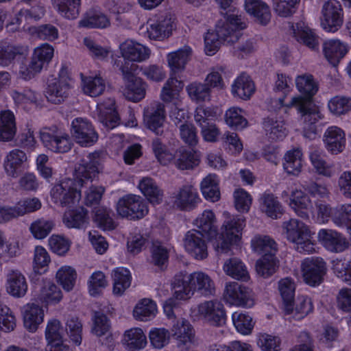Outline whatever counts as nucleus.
<instances>
[{
	"mask_svg": "<svg viewBox=\"0 0 351 351\" xmlns=\"http://www.w3.org/2000/svg\"><path fill=\"white\" fill-rule=\"evenodd\" d=\"M99 152L86 155L75 169L74 179H65L56 184L50 191L52 201L63 207L71 208L81 199V187L86 181L92 180L101 169Z\"/></svg>",
	"mask_w": 351,
	"mask_h": 351,
	"instance_id": "f257e3e1",
	"label": "nucleus"
},
{
	"mask_svg": "<svg viewBox=\"0 0 351 351\" xmlns=\"http://www.w3.org/2000/svg\"><path fill=\"white\" fill-rule=\"evenodd\" d=\"M294 84L299 95L291 97L290 105L295 106L301 114L303 136L313 140L319 132L316 123L324 118L319 108L312 104L313 98L319 90V83L311 73H302L295 75Z\"/></svg>",
	"mask_w": 351,
	"mask_h": 351,
	"instance_id": "f03ea898",
	"label": "nucleus"
},
{
	"mask_svg": "<svg viewBox=\"0 0 351 351\" xmlns=\"http://www.w3.org/2000/svg\"><path fill=\"white\" fill-rule=\"evenodd\" d=\"M246 27L244 19L230 14L219 19L213 29H209L204 36V51L207 56L215 54L221 44H232L239 40L242 30Z\"/></svg>",
	"mask_w": 351,
	"mask_h": 351,
	"instance_id": "7ed1b4c3",
	"label": "nucleus"
},
{
	"mask_svg": "<svg viewBox=\"0 0 351 351\" xmlns=\"http://www.w3.org/2000/svg\"><path fill=\"white\" fill-rule=\"evenodd\" d=\"M174 289V298L180 300H188L195 293L203 296H210L215 293V285L211 277L202 271L192 273L180 271L171 281Z\"/></svg>",
	"mask_w": 351,
	"mask_h": 351,
	"instance_id": "20e7f679",
	"label": "nucleus"
},
{
	"mask_svg": "<svg viewBox=\"0 0 351 351\" xmlns=\"http://www.w3.org/2000/svg\"><path fill=\"white\" fill-rule=\"evenodd\" d=\"M223 222L220 232H216L211 238L214 250L220 254L228 253L233 246L240 245L243 232L245 228V219L237 215H232L228 211L222 213Z\"/></svg>",
	"mask_w": 351,
	"mask_h": 351,
	"instance_id": "39448f33",
	"label": "nucleus"
},
{
	"mask_svg": "<svg viewBox=\"0 0 351 351\" xmlns=\"http://www.w3.org/2000/svg\"><path fill=\"white\" fill-rule=\"evenodd\" d=\"M282 234L300 254H311L318 252L319 247L313 239V233L306 223L297 219H291L282 223Z\"/></svg>",
	"mask_w": 351,
	"mask_h": 351,
	"instance_id": "423d86ee",
	"label": "nucleus"
},
{
	"mask_svg": "<svg viewBox=\"0 0 351 351\" xmlns=\"http://www.w3.org/2000/svg\"><path fill=\"white\" fill-rule=\"evenodd\" d=\"M327 274L326 262L319 256L306 257L302 260L295 276L311 287L319 286Z\"/></svg>",
	"mask_w": 351,
	"mask_h": 351,
	"instance_id": "0eeeda50",
	"label": "nucleus"
},
{
	"mask_svg": "<svg viewBox=\"0 0 351 351\" xmlns=\"http://www.w3.org/2000/svg\"><path fill=\"white\" fill-rule=\"evenodd\" d=\"M104 191L103 186H90L85 193L84 202L88 206L94 207L93 219L96 225L104 230H110L114 229L116 225L110 215V210L104 206H96L100 202Z\"/></svg>",
	"mask_w": 351,
	"mask_h": 351,
	"instance_id": "6e6552de",
	"label": "nucleus"
},
{
	"mask_svg": "<svg viewBox=\"0 0 351 351\" xmlns=\"http://www.w3.org/2000/svg\"><path fill=\"white\" fill-rule=\"evenodd\" d=\"M191 311L193 317L211 326H222L226 321L224 306L218 300L202 302L193 306Z\"/></svg>",
	"mask_w": 351,
	"mask_h": 351,
	"instance_id": "1a4fd4ad",
	"label": "nucleus"
},
{
	"mask_svg": "<svg viewBox=\"0 0 351 351\" xmlns=\"http://www.w3.org/2000/svg\"><path fill=\"white\" fill-rule=\"evenodd\" d=\"M222 298L230 306L251 308L255 304L252 289L234 281L225 284Z\"/></svg>",
	"mask_w": 351,
	"mask_h": 351,
	"instance_id": "9d476101",
	"label": "nucleus"
},
{
	"mask_svg": "<svg viewBox=\"0 0 351 351\" xmlns=\"http://www.w3.org/2000/svg\"><path fill=\"white\" fill-rule=\"evenodd\" d=\"M343 21V9L339 1L328 0L324 3L321 9L320 26L325 32H337Z\"/></svg>",
	"mask_w": 351,
	"mask_h": 351,
	"instance_id": "9b49d317",
	"label": "nucleus"
},
{
	"mask_svg": "<svg viewBox=\"0 0 351 351\" xmlns=\"http://www.w3.org/2000/svg\"><path fill=\"white\" fill-rule=\"evenodd\" d=\"M43 145L54 153H65L71 148L69 135L56 127L43 128L39 132Z\"/></svg>",
	"mask_w": 351,
	"mask_h": 351,
	"instance_id": "f8f14e48",
	"label": "nucleus"
},
{
	"mask_svg": "<svg viewBox=\"0 0 351 351\" xmlns=\"http://www.w3.org/2000/svg\"><path fill=\"white\" fill-rule=\"evenodd\" d=\"M117 214L130 219H140L149 212L147 204L137 195L129 194L121 197L116 206Z\"/></svg>",
	"mask_w": 351,
	"mask_h": 351,
	"instance_id": "ddd939ff",
	"label": "nucleus"
},
{
	"mask_svg": "<svg viewBox=\"0 0 351 351\" xmlns=\"http://www.w3.org/2000/svg\"><path fill=\"white\" fill-rule=\"evenodd\" d=\"M217 118V112L213 108L204 106H199L196 108L194 119L201 129V134L204 141H217L220 134L219 129L215 123Z\"/></svg>",
	"mask_w": 351,
	"mask_h": 351,
	"instance_id": "4468645a",
	"label": "nucleus"
},
{
	"mask_svg": "<svg viewBox=\"0 0 351 351\" xmlns=\"http://www.w3.org/2000/svg\"><path fill=\"white\" fill-rule=\"evenodd\" d=\"M176 27V21L173 16H160L147 21L145 36L150 40L163 41L173 34Z\"/></svg>",
	"mask_w": 351,
	"mask_h": 351,
	"instance_id": "2eb2a0df",
	"label": "nucleus"
},
{
	"mask_svg": "<svg viewBox=\"0 0 351 351\" xmlns=\"http://www.w3.org/2000/svg\"><path fill=\"white\" fill-rule=\"evenodd\" d=\"M71 136L82 147H90L98 140V134L92 123L86 117H77L71 123Z\"/></svg>",
	"mask_w": 351,
	"mask_h": 351,
	"instance_id": "dca6fc26",
	"label": "nucleus"
},
{
	"mask_svg": "<svg viewBox=\"0 0 351 351\" xmlns=\"http://www.w3.org/2000/svg\"><path fill=\"white\" fill-rule=\"evenodd\" d=\"M123 86L121 88L122 95L129 101L138 102L145 98L147 88V83L136 77L127 67L121 68Z\"/></svg>",
	"mask_w": 351,
	"mask_h": 351,
	"instance_id": "f3484780",
	"label": "nucleus"
},
{
	"mask_svg": "<svg viewBox=\"0 0 351 351\" xmlns=\"http://www.w3.org/2000/svg\"><path fill=\"white\" fill-rule=\"evenodd\" d=\"M281 197L298 217L303 219L310 217L313 204L309 196L304 191L298 188L290 191L285 190L282 192Z\"/></svg>",
	"mask_w": 351,
	"mask_h": 351,
	"instance_id": "a211bd4d",
	"label": "nucleus"
},
{
	"mask_svg": "<svg viewBox=\"0 0 351 351\" xmlns=\"http://www.w3.org/2000/svg\"><path fill=\"white\" fill-rule=\"evenodd\" d=\"M143 124L155 134L162 135L166 125L165 105L160 102L149 105L144 110Z\"/></svg>",
	"mask_w": 351,
	"mask_h": 351,
	"instance_id": "6ab92c4d",
	"label": "nucleus"
},
{
	"mask_svg": "<svg viewBox=\"0 0 351 351\" xmlns=\"http://www.w3.org/2000/svg\"><path fill=\"white\" fill-rule=\"evenodd\" d=\"M21 315L24 328L34 333L44 322L45 306L35 302H27L21 307Z\"/></svg>",
	"mask_w": 351,
	"mask_h": 351,
	"instance_id": "aec40b11",
	"label": "nucleus"
},
{
	"mask_svg": "<svg viewBox=\"0 0 351 351\" xmlns=\"http://www.w3.org/2000/svg\"><path fill=\"white\" fill-rule=\"evenodd\" d=\"M71 79L66 67L62 66L60 70L58 78L50 83L46 90L47 100L53 104L62 102L69 95Z\"/></svg>",
	"mask_w": 351,
	"mask_h": 351,
	"instance_id": "412c9836",
	"label": "nucleus"
},
{
	"mask_svg": "<svg viewBox=\"0 0 351 351\" xmlns=\"http://www.w3.org/2000/svg\"><path fill=\"white\" fill-rule=\"evenodd\" d=\"M183 247L186 252L197 261L208 257V245L203 234L197 230H189L183 239Z\"/></svg>",
	"mask_w": 351,
	"mask_h": 351,
	"instance_id": "4be33fe9",
	"label": "nucleus"
},
{
	"mask_svg": "<svg viewBox=\"0 0 351 351\" xmlns=\"http://www.w3.org/2000/svg\"><path fill=\"white\" fill-rule=\"evenodd\" d=\"M319 243L327 251L340 253L348 247L346 238L333 229L322 228L317 232Z\"/></svg>",
	"mask_w": 351,
	"mask_h": 351,
	"instance_id": "5701e85b",
	"label": "nucleus"
},
{
	"mask_svg": "<svg viewBox=\"0 0 351 351\" xmlns=\"http://www.w3.org/2000/svg\"><path fill=\"white\" fill-rule=\"evenodd\" d=\"M324 146L326 151L332 155L342 153L346 147L345 131L337 125L328 126L322 136Z\"/></svg>",
	"mask_w": 351,
	"mask_h": 351,
	"instance_id": "b1692460",
	"label": "nucleus"
},
{
	"mask_svg": "<svg viewBox=\"0 0 351 351\" xmlns=\"http://www.w3.org/2000/svg\"><path fill=\"white\" fill-rule=\"evenodd\" d=\"M94 114L95 118L107 129H113L119 124L120 117L112 98H106L98 103Z\"/></svg>",
	"mask_w": 351,
	"mask_h": 351,
	"instance_id": "393cba45",
	"label": "nucleus"
},
{
	"mask_svg": "<svg viewBox=\"0 0 351 351\" xmlns=\"http://www.w3.org/2000/svg\"><path fill=\"white\" fill-rule=\"evenodd\" d=\"M314 304L312 298L306 295H298L295 300L282 307V311L289 319L300 321L312 313Z\"/></svg>",
	"mask_w": 351,
	"mask_h": 351,
	"instance_id": "a878e982",
	"label": "nucleus"
},
{
	"mask_svg": "<svg viewBox=\"0 0 351 351\" xmlns=\"http://www.w3.org/2000/svg\"><path fill=\"white\" fill-rule=\"evenodd\" d=\"M28 282L25 276L19 269H10L5 276V290L11 297L24 298L28 292Z\"/></svg>",
	"mask_w": 351,
	"mask_h": 351,
	"instance_id": "bb28decb",
	"label": "nucleus"
},
{
	"mask_svg": "<svg viewBox=\"0 0 351 351\" xmlns=\"http://www.w3.org/2000/svg\"><path fill=\"white\" fill-rule=\"evenodd\" d=\"M119 49L121 57L130 62H142L149 59L151 55L147 46L132 39L122 42Z\"/></svg>",
	"mask_w": 351,
	"mask_h": 351,
	"instance_id": "cd10ccee",
	"label": "nucleus"
},
{
	"mask_svg": "<svg viewBox=\"0 0 351 351\" xmlns=\"http://www.w3.org/2000/svg\"><path fill=\"white\" fill-rule=\"evenodd\" d=\"M200 202L197 189L191 184L182 186L173 196V205L182 210H193Z\"/></svg>",
	"mask_w": 351,
	"mask_h": 351,
	"instance_id": "c85d7f7f",
	"label": "nucleus"
},
{
	"mask_svg": "<svg viewBox=\"0 0 351 351\" xmlns=\"http://www.w3.org/2000/svg\"><path fill=\"white\" fill-rule=\"evenodd\" d=\"M322 51L327 61L335 66L348 53L350 46L340 39H329L323 43Z\"/></svg>",
	"mask_w": 351,
	"mask_h": 351,
	"instance_id": "c756f323",
	"label": "nucleus"
},
{
	"mask_svg": "<svg viewBox=\"0 0 351 351\" xmlns=\"http://www.w3.org/2000/svg\"><path fill=\"white\" fill-rule=\"evenodd\" d=\"M291 33L296 40L312 50L319 47V38L315 31L304 21H301L291 27Z\"/></svg>",
	"mask_w": 351,
	"mask_h": 351,
	"instance_id": "7c9ffc66",
	"label": "nucleus"
},
{
	"mask_svg": "<svg viewBox=\"0 0 351 351\" xmlns=\"http://www.w3.org/2000/svg\"><path fill=\"white\" fill-rule=\"evenodd\" d=\"M243 8L245 12L259 25H267L271 21L270 8L263 0H244Z\"/></svg>",
	"mask_w": 351,
	"mask_h": 351,
	"instance_id": "2f4dec72",
	"label": "nucleus"
},
{
	"mask_svg": "<svg viewBox=\"0 0 351 351\" xmlns=\"http://www.w3.org/2000/svg\"><path fill=\"white\" fill-rule=\"evenodd\" d=\"M191 54L192 49L189 46H184L167 54L166 60L171 76H176L185 69L186 65L191 60Z\"/></svg>",
	"mask_w": 351,
	"mask_h": 351,
	"instance_id": "473e14b6",
	"label": "nucleus"
},
{
	"mask_svg": "<svg viewBox=\"0 0 351 351\" xmlns=\"http://www.w3.org/2000/svg\"><path fill=\"white\" fill-rule=\"evenodd\" d=\"M121 343L125 351H141L147 344L145 333L140 327H132L124 331Z\"/></svg>",
	"mask_w": 351,
	"mask_h": 351,
	"instance_id": "72a5a7b5",
	"label": "nucleus"
},
{
	"mask_svg": "<svg viewBox=\"0 0 351 351\" xmlns=\"http://www.w3.org/2000/svg\"><path fill=\"white\" fill-rule=\"evenodd\" d=\"M28 160L27 154L19 149L9 152L3 160V169L8 177L16 178Z\"/></svg>",
	"mask_w": 351,
	"mask_h": 351,
	"instance_id": "f704fd0d",
	"label": "nucleus"
},
{
	"mask_svg": "<svg viewBox=\"0 0 351 351\" xmlns=\"http://www.w3.org/2000/svg\"><path fill=\"white\" fill-rule=\"evenodd\" d=\"M80 77L82 90L85 95L97 97L104 93L106 83L99 73L90 72L86 75L81 74Z\"/></svg>",
	"mask_w": 351,
	"mask_h": 351,
	"instance_id": "c9c22d12",
	"label": "nucleus"
},
{
	"mask_svg": "<svg viewBox=\"0 0 351 351\" xmlns=\"http://www.w3.org/2000/svg\"><path fill=\"white\" fill-rule=\"evenodd\" d=\"M184 87L182 81L176 76H171L164 84L160 94V99L167 104L180 105L182 103L180 93Z\"/></svg>",
	"mask_w": 351,
	"mask_h": 351,
	"instance_id": "e433bc0d",
	"label": "nucleus"
},
{
	"mask_svg": "<svg viewBox=\"0 0 351 351\" xmlns=\"http://www.w3.org/2000/svg\"><path fill=\"white\" fill-rule=\"evenodd\" d=\"M256 91L254 82L251 77L246 73L237 76L231 85V94L235 98L247 101L250 99Z\"/></svg>",
	"mask_w": 351,
	"mask_h": 351,
	"instance_id": "4c0bfd02",
	"label": "nucleus"
},
{
	"mask_svg": "<svg viewBox=\"0 0 351 351\" xmlns=\"http://www.w3.org/2000/svg\"><path fill=\"white\" fill-rule=\"evenodd\" d=\"M62 298V291L57 285L48 279L43 280L38 294V300L44 304L45 307L59 304Z\"/></svg>",
	"mask_w": 351,
	"mask_h": 351,
	"instance_id": "58836bf2",
	"label": "nucleus"
},
{
	"mask_svg": "<svg viewBox=\"0 0 351 351\" xmlns=\"http://www.w3.org/2000/svg\"><path fill=\"white\" fill-rule=\"evenodd\" d=\"M193 224L202 234L206 235L211 243L217 231V217L215 213L210 209H206L199 213L193 220Z\"/></svg>",
	"mask_w": 351,
	"mask_h": 351,
	"instance_id": "ea45409f",
	"label": "nucleus"
},
{
	"mask_svg": "<svg viewBox=\"0 0 351 351\" xmlns=\"http://www.w3.org/2000/svg\"><path fill=\"white\" fill-rule=\"evenodd\" d=\"M304 164V155L300 148L291 149L284 155L282 167L288 175L298 176L302 171Z\"/></svg>",
	"mask_w": 351,
	"mask_h": 351,
	"instance_id": "a19ab883",
	"label": "nucleus"
},
{
	"mask_svg": "<svg viewBox=\"0 0 351 351\" xmlns=\"http://www.w3.org/2000/svg\"><path fill=\"white\" fill-rule=\"evenodd\" d=\"M263 127L265 136L270 142L282 141L289 133L285 121L273 117L265 118Z\"/></svg>",
	"mask_w": 351,
	"mask_h": 351,
	"instance_id": "79ce46f5",
	"label": "nucleus"
},
{
	"mask_svg": "<svg viewBox=\"0 0 351 351\" xmlns=\"http://www.w3.org/2000/svg\"><path fill=\"white\" fill-rule=\"evenodd\" d=\"M172 336L177 340L178 346H189L194 341V330L191 324L185 319H177L171 328Z\"/></svg>",
	"mask_w": 351,
	"mask_h": 351,
	"instance_id": "37998d69",
	"label": "nucleus"
},
{
	"mask_svg": "<svg viewBox=\"0 0 351 351\" xmlns=\"http://www.w3.org/2000/svg\"><path fill=\"white\" fill-rule=\"evenodd\" d=\"M250 247L253 253L260 256L276 255L278 252L276 242L264 234L254 235L250 241Z\"/></svg>",
	"mask_w": 351,
	"mask_h": 351,
	"instance_id": "c03bdc74",
	"label": "nucleus"
},
{
	"mask_svg": "<svg viewBox=\"0 0 351 351\" xmlns=\"http://www.w3.org/2000/svg\"><path fill=\"white\" fill-rule=\"evenodd\" d=\"M308 158L317 174L326 178H330L335 174V165L326 160L322 150L319 149L311 150L309 152Z\"/></svg>",
	"mask_w": 351,
	"mask_h": 351,
	"instance_id": "a18cd8bd",
	"label": "nucleus"
},
{
	"mask_svg": "<svg viewBox=\"0 0 351 351\" xmlns=\"http://www.w3.org/2000/svg\"><path fill=\"white\" fill-rule=\"evenodd\" d=\"M92 327L91 333L96 337H100L106 335V346L113 349L114 344L111 341L113 340L112 336L110 334L111 324L108 317L99 312L95 313L92 318Z\"/></svg>",
	"mask_w": 351,
	"mask_h": 351,
	"instance_id": "49530a36",
	"label": "nucleus"
},
{
	"mask_svg": "<svg viewBox=\"0 0 351 351\" xmlns=\"http://www.w3.org/2000/svg\"><path fill=\"white\" fill-rule=\"evenodd\" d=\"M223 272L230 278L242 282H247L250 277L245 264L239 258H230L223 265Z\"/></svg>",
	"mask_w": 351,
	"mask_h": 351,
	"instance_id": "de8ad7c7",
	"label": "nucleus"
},
{
	"mask_svg": "<svg viewBox=\"0 0 351 351\" xmlns=\"http://www.w3.org/2000/svg\"><path fill=\"white\" fill-rule=\"evenodd\" d=\"M158 313V306L155 301L150 298H143L134 306L132 311L133 317L139 322H149Z\"/></svg>",
	"mask_w": 351,
	"mask_h": 351,
	"instance_id": "09e8293b",
	"label": "nucleus"
},
{
	"mask_svg": "<svg viewBox=\"0 0 351 351\" xmlns=\"http://www.w3.org/2000/svg\"><path fill=\"white\" fill-rule=\"evenodd\" d=\"M220 179L215 173H210L202 179L199 187L203 197L209 202H216L221 197Z\"/></svg>",
	"mask_w": 351,
	"mask_h": 351,
	"instance_id": "8fccbe9b",
	"label": "nucleus"
},
{
	"mask_svg": "<svg viewBox=\"0 0 351 351\" xmlns=\"http://www.w3.org/2000/svg\"><path fill=\"white\" fill-rule=\"evenodd\" d=\"M28 48L21 45L4 43L0 45V66H8L19 56H25Z\"/></svg>",
	"mask_w": 351,
	"mask_h": 351,
	"instance_id": "3c124183",
	"label": "nucleus"
},
{
	"mask_svg": "<svg viewBox=\"0 0 351 351\" xmlns=\"http://www.w3.org/2000/svg\"><path fill=\"white\" fill-rule=\"evenodd\" d=\"M113 281L112 293L114 295L121 296L130 287L132 274L130 271L123 267H119L112 271Z\"/></svg>",
	"mask_w": 351,
	"mask_h": 351,
	"instance_id": "603ef678",
	"label": "nucleus"
},
{
	"mask_svg": "<svg viewBox=\"0 0 351 351\" xmlns=\"http://www.w3.org/2000/svg\"><path fill=\"white\" fill-rule=\"evenodd\" d=\"M16 133V119L9 110L0 112V141L9 142L14 139Z\"/></svg>",
	"mask_w": 351,
	"mask_h": 351,
	"instance_id": "864d4df0",
	"label": "nucleus"
},
{
	"mask_svg": "<svg viewBox=\"0 0 351 351\" xmlns=\"http://www.w3.org/2000/svg\"><path fill=\"white\" fill-rule=\"evenodd\" d=\"M62 222L68 228L81 229L87 226L88 217L83 207L66 210L62 217Z\"/></svg>",
	"mask_w": 351,
	"mask_h": 351,
	"instance_id": "5fc2aeb1",
	"label": "nucleus"
},
{
	"mask_svg": "<svg viewBox=\"0 0 351 351\" xmlns=\"http://www.w3.org/2000/svg\"><path fill=\"white\" fill-rule=\"evenodd\" d=\"M110 25L109 18L100 10L95 8L88 10L79 22V26L87 28L104 29Z\"/></svg>",
	"mask_w": 351,
	"mask_h": 351,
	"instance_id": "6e6d98bb",
	"label": "nucleus"
},
{
	"mask_svg": "<svg viewBox=\"0 0 351 351\" xmlns=\"http://www.w3.org/2000/svg\"><path fill=\"white\" fill-rule=\"evenodd\" d=\"M57 283L66 292L71 291L76 284L77 273L75 267L64 265L60 267L56 273Z\"/></svg>",
	"mask_w": 351,
	"mask_h": 351,
	"instance_id": "4d7b16f0",
	"label": "nucleus"
},
{
	"mask_svg": "<svg viewBox=\"0 0 351 351\" xmlns=\"http://www.w3.org/2000/svg\"><path fill=\"white\" fill-rule=\"evenodd\" d=\"M246 112L237 106H232L226 110L224 114L226 124L235 130H243L248 126Z\"/></svg>",
	"mask_w": 351,
	"mask_h": 351,
	"instance_id": "13d9d810",
	"label": "nucleus"
},
{
	"mask_svg": "<svg viewBox=\"0 0 351 351\" xmlns=\"http://www.w3.org/2000/svg\"><path fill=\"white\" fill-rule=\"evenodd\" d=\"M261 211L267 217L276 219L283 214L284 209L281 203L272 193H264L260 202Z\"/></svg>",
	"mask_w": 351,
	"mask_h": 351,
	"instance_id": "bf43d9fd",
	"label": "nucleus"
},
{
	"mask_svg": "<svg viewBox=\"0 0 351 351\" xmlns=\"http://www.w3.org/2000/svg\"><path fill=\"white\" fill-rule=\"evenodd\" d=\"M138 187L152 204L158 205L162 202L163 193L152 178H143L140 180Z\"/></svg>",
	"mask_w": 351,
	"mask_h": 351,
	"instance_id": "052dcab7",
	"label": "nucleus"
},
{
	"mask_svg": "<svg viewBox=\"0 0 351 351\" xmlns=\"http://www.w3.org/2000/svg\"><path fill=\"white\" fill-rule=\"evenodd\" d=\"M186 90L191 100L196 104L209 102L211 100V90L205 83L192 82L186 86Z\"/></svg>",
	"mask_w": 351,
	"mask_h": 351,
	"instance_id": "680f3d73",
	"label": "nucleus"
},
{
	"mask_svg": "<svg viewBox=\"0 0 351 351\" xmlns=\"http://www.w3.org/2000/svg\"><path fill=\"white\" fill-rule=\"evenodd\" d=\"M232 321L236 330L243 336L252 333L255 322L248 313L237 311L232 314Z\"/></svg>",
	"mask_w": 351,
	"mask_h": 351,
	"instance_id": "e2e57ef3",
	"label": "nucleus"
},
{
	"mask_svg": "<svg viewBox=\"0 0 351 351\" xmlns=\"http://www.w3.org/2000/svg\"><path fill=\"white\" fill-rule=\"evenodd\" d=\"M0 250H2L1 257L8 260L19 256L21 252V246L17 237L7 239L4 231L0 230Z\"/></svg>",
	"mask_w": 351,
	"mask_h": 351,
	"instance_id": "0e129e2a",
	"label": "nucleus"
},
{
	"mask_svg": "<svg viewBox=\"0 0 351 351\" xmlns=\"http://www.w3.org/2000/svg\"><path fill=\"white\" fill-rule=\"evenodd\" d=\"M54 9L64 18L76 19L80 13L81 0H51Z\"/></svg>",
	"mask_w": 351,
	"mask_h": 351,
	"instance_id": "69168bd1",
	"label": "nucleus"
},
{
	"mask_svg": "<svg viewBox=\"0 0 351 351\" xmlns=\"http://www.w3.org/2000/svg\"><path fill=\"white\" fill-rule=\"evenodd\" d=\"M328 109L333 116L339 117L351 111V97L337 95L332 97L327 104Z\"/></svg>",
	"mask_w": 351,
	"mask_h": 351,
	"instance_id": "338daca9",
	"label": "nucleus"
},
{
	"mask_svg": "<svg viewBox=\"0 0 351 351\" xmlns=\"http://www.w3.org/2000/svg\"><path fill=\"white\" fill-rule=\"evenodd\" d=\"M256 343L261 351H280L282 339L278 335L259 332L256 335Z\"/></svg>",
	"mask_w": 351,
	"mask_h": 351,
	"instance_id": "774afa93",
	"label": "nucleus"
}]
</instances>
